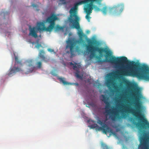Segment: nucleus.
Instances as JSON below:
<instances>
[{"mask_svg":"<svg viewBox=\"0 0 149 149\" xmlns=\"http://www.w3.org/2000/svg\"><path fill=\"white\" fill-rule=\"evenodd\" d=\"M78 34L79 37L78 43L84 42V38L88 43V45H86V48L87 51L90 53L91 58H95L98 63L105 61L116 65L124 64L128 62L126 68L124 69L121 72L122 75L135 76L139 79L149 81V68L147 65L144 64L140 66L139 63L134 61H129L127 58L125 56L116 58L112 55V52L108 49L98 47L99 42L96 40H92L88 38L82 30H79Z\"/></svg>","mask_w":149,"mask_h":149,"instance_id":"1","label":"nucleus"},{"mask_svg":"<svg viewBox=\"0 0 149 149\" xmlns=\"http://www.w3.org/2000/svg\"><path fill=\"white\" fill-rule=\"evenodd\" d=\"M104 103L106 104L105 107V112L108 114H111L110 117L112 120L115 121L117 119H120L122 118H125L126 116V113L131 112L136 117L142 122L143 123H138L136 124V126L140 128L139 130L141 133V135H143V136L140 138V143L141 138L144 136L147 138L148 141L147 134L144 130H142V129H146V127L149 128V122L145 118L144 116L141 113V103L139 97H135V109L130 110L128 107V105H126L125 106L124 105V106L122 104L121 105L122 108L120 110H116V108H113L112 110L110 111L109 109L110 107L109 102H107Z\"/></svg>","mask_w":149,"mask_h":149,"instance_id":"2","label":"nucleus"},{"mask_svg":"<svg viewBox=\"0 0 149 149\" xmlns=\"http://www.w3.org/2000/svg\"><path fill=\"white\" fill-rule=\"evenodd\" d=\"M102 0H84L75 3L74 7L71 8L70 10V17L68 19L70 23V25L73 28L77 29H80L79 22V18L77 15V10L78 5L91 2L90 3L87 4L86 6V7L84 8L85 11L87 13L85 17L89 22L91 18L89 15L92 13L93 10V3L95 1L100 2Z\"/></svg>","mask_w":149,"mask_h":149,"instance_id":"3","label":"nucleus"},{"mask_svg":"<svg viewBox=\"0 0 149 149\" xmlns=\"http://www.w3.org/2000/svg\"><path fill=\"white\" fill-rule=\"evenodd\" d=\"M58 19V17L56 15H52L48 17L46 19V21L49 25L47 27L45 26L44 23L42 22L38 23L37 27H33L32 28L30 27V33L29 34L35 38L37 37V33L38 31L41 32L42 31H45L51 32L54 28L55 31H58L63 29V27L57 25L55 27V21Z\"/></svg>","mask_w":149,"mask_h":149,"instance_id":"4","label":"nucleus"},{"mask_svg":"<svg viewBox=\"0 0 149 149\" xmlns=\"http://www.w3.org/2000/svg\"><path fill=\"white\" fill-rule=\"evenodd\" d=\"M106 120H101L100 119H97V123L101 126V127H99L97 124L95 123V121L89 120L88 122L90 123V124H92L91 125V127L92 128H96V130L99 131L102 130L103 133L105 134H106L107 132L113 133L112 130L105 123Z\"/></svg>","mask_w":149,"mask_h":149,"instance_id":"5","label":"nucleus"},{"mask_svg":"<svg viewBox=\"0 0 149 149\" xmlns=\"http://www.w3.org/2000/svg\"><path fill=\"white\" fill-rule=\"evenodd\" d=\"M124 8V4L122 3H119L114 5L112 7H108L104 6L101 10L102 13L106 15L108 11L109 13L111 15L114 16L120 15L123 11Z\"/></svg>","mask_w":149,"mask_h":149,"instance_id":"6","label":"nucleus"},{"mask_svg":"<svg viewBox=\"0 0 149 149\" xmlns=\"http://www.w3.org/2000/svg\"><path fill=\"white\" fill-rule=\"evenodd\" d=\"M66 42L67 45L66 48L70 49L71 56L73 57L75 55V43L74 41L71 40H69L67 41Z\"/></svg>","mask_w":149,"mask_h":149,"instance_id":"7","label":"nucleus"},{"mask_svg":"<svg viewBox=\"0 0 149 149\" xmlns=\"http://www.w3.org/2000/svg\"><path fill=\"white\" fill-rule=\"evenodd\" d=\"M138 149H149L148 147L147 139L145 137L141 138V143L139 145Z\"/></svg>","mask_w":149,"mask_h":149,"instance_id":"8","label":"nucleus"},{"mask_svg":"<svg viewBox=\"0 0 149 149\" xmlns=\"http://www.w3.org/2000/svg\"><path fill=\"white\" fill-rule=\"evenodd\" d=\"M25 63L28 67L27 71L29 72H31L35 69V67L33 65V61L31 60L26 61Z\"/></svg>","mask_w":149,"mask_h":149,"instance_id":"9","label":"nucleus"},{"mask_svg":"<svg viewBox=\"0 0 149 149\" xmlns=\"http://www.w3.org/2000/svg\"><path fill=\"white\" fill-rule=\"evenodd\" d=\"M22 71V69L20 68L14 67L13 68L10 69V71L7 74V75L8 76L11 77L16 72Z\"/></svg>","mask_w":149,"mask_h":149,"instance_id":"10","label":"nucleus"},{"mask_svg":"<svg viewBox=\"0 0 149 149\" xmlns=\"http://www.w3.org/2000/svg\"><path fill=\"white\" fill-rule=\"evenodd\" d=\"M73 65V69L76 70V72L75 73L76 76L77 78H81L82 77L79 74V72L78 68L81 67L80 65H77V63H75V64H74Z\"/></svg>","mask_w":149,"mask_h":149,"instance_id":"11","label":"nucleus"},{"mask_svg":"<svg viewBox=\"0 0 149 149\" xmlns=\"http://www.w3.org/2000/svg\"><path fill=\"white\" fill-rule=\"evenodd\" d=\"M108 76H110V77L107 79L106 84L107 86L109 88H110L112 85L113 84L114 81L113 79V78L111 77V74H109Z\"/></svg>","mask_w":149,"mask_h":149,"instance_id":"12","label":"nucleus"},{"mask_svg":"<svg viewBox=\"0 0 149 149\" xmlns=\"http://www.w3.org/2000/svg\"><path fill=\"white\" fill-rule=\"evenodd\" d=\"M44 52L42 50L40 51V52L39 55V56L42 58V61H43L46 62L48 61L47 59L45 57L44 55Z\"/></svg>","mask_w":149,"mask_h":149,"instance_id":"13","label":"nucleus"},{"mask_svg":"<svg viewBox=\"0 0 149 149\" xmlns=\"http://www.w3.org/2000/svg\"><path fill=\"white\" fill-rule=\"evenodd\" d=\"M58 79L61 82H62L63 83L64 85L71 84L70 83L67 82L65 80V79L64 78L60 77L58 78Z\"/></svg>","mask_w":149,"mask_h":149,"instance_id":"14","label":"nucleus"},{"mask_svg":"<svg viewBox=\"0 0 149 149\" xmlns=\"http://www.w3.org/2000/svg\"><path fill=\"white\" fill-rule=\"evenodd\" d=\"M108 98L105 95H102L100 97V99L102 101H103L104 103L107 102L108 101Z\"/></svg>","mask_w":149,"mask_h":149,"instance_id":"15","label":"nucleus"},{"mask_svg":"<svg viewBox=\"0 0 149 149\" xmlns=\"http://www.w3.org/2000/svg\"><path fill=\"white\" fill-rule=\"evenodd\" d=\"M15 65L16 64V63H19L20 64L22 65V64L21 63V61H20L19 60V59L18 58V57H17V56H15Z\"/></svg>","mask_w":149,"mask_h":149,"instance_id":"16","label":"nucleus"},{"mask_svg":"<svg viewBox=\"0 0 149 149\" xmlns=\"http://www.w3.org/2000/svg\"><path fill=\"white\" fill-rule=\"evenodd\" d=\"M101 146L103 149H109L108 146L103 142L101 143Z\"/></svg>","mask_w":149,"mask_h":149,"instance_id":"17","label":"nucleus"},{"mask_svg":"<svg viewBox=\"0 0 149 149\" xmlns=\"http://www.w3.org/2000/svg\"><path fill=\"white\" fill-rule=\"evenodd\" d=\"M93 8L96 11H99L101 10L98 8L96 6L93 5Z\"/></svg>","mask_w":149,"mask_h":149,"instance_id":"18","label":"nucleus"},{"mask_svg":"<svg viewBox=\"0 0 149 149\" xmlns=\"http://www.w3.org/2000/svg\"><path fill=\"white\" fill-rule=\"evenodd\" d=\"M36 65L38 68H41L42 66V63L41 62L39 61L38 62L36 63Z\"/></svg>","mask_w":149,"mask_h":149,"instance_id":"19","label":"nucleus"},{"mask_svg":"<svg viewBox=\"0 0 149 149\" xmlns=\"http://www.w3.org/2000/svg\"><path fill=\"white\" fill-rule=\"evenodd\" d=\"M124 83L126 86H129L130 85V83L128 81L126 80L124 81Z\"/></svg>","mask_w":149,"mask_h":149,"instance_id":"20","label":"nucleus"},{"mask_svg":"<svg viewBox=\"0 0 149 149\" xmlns=\"http://www.w3.org/2000/svg\"><path fill=\"white\" fill-rule=\"evenodd\" d=\"M93 84L94 86H99L100 84L98 81H94L93 82Z\"/></svg>","mask_w":149,"mask_h":149,"instance_id":"21","label":"nucleus"},{"mask_svg":"<svg viewBox=\"0 0 149 149\" xmlns=\"http://www.w3.org/2000/svg\"><path fill=\"white\" fill-rule=\"evenodd\" d=\"M41 46V44L39 43H37V45L36 46V47L38 49H39L40 47Z\"/></svg>","mask_w":149,"mask_h":149,"instance_id":"22","label":"nucleus"},{"mask_svg":"<svg viewBox=\"0 0 149 149\" xmlns=\"http://www.w3.org/2000/svg\"><path fill=\"white\" fill-rule=\"evenodd\" d=\"M89 105L91 106L92 107H94L95 106V104L93 102H91L90 104H89Z\"/></svg>","mask_w":149,"mask_h":149,"instance_id":"23","label":"nucleus"},{"mask_svg":"<svg viewBox=\"0 0 149 149\" xmlns=\"http://www.w3.org/2000/svg\"><path fill=\"white\" fill-rule=\"evenodd\" d=\"M48 51L50 52H54V50L53 49H52L51 48H48Z\"/></svg>","mask_w":149,"mask_h":149,"instance_id":"24","label":"nucleus"},{"mask_svg":"<svg viewBox=\"0 0 149 149\" xmlns=\"http://www.w3.org/2000/svg\"><path fill=\"white\" fill-rule=\"evenodd\" d=\"M36 6V5L34 4H33L32 5V6H33V7H35Z\"/></svg>","mask_w":149,"mask_h":149,"instance_id":"25","label":"nucleus"},{"mask_svg":"<svg viewBox=\"0 0 149 149\" xmlns=\"http://www.w3.org/2000/svg\"><path fill=\"white\" fill-rule=\"evenodd\" d=\"M79 49V47L78 46L76 47V50L77 51Z\"/></svg>","mask_w":149,"mask_h":149,"instance_id":"26","label":"nucleus"},{"mask_svg":"<svg viewBox=\"0 0 149 149\" xmlns=\"http://www.w3.org/2000/svg\"><path fill=\"white\" fill-rule=\"evenodd\" d=\"M74 64L73 63H72V62H70V65H74Z\"/></svg>","mask_w":149,"mask_h":149,"instance_id":"27","label":"nucleus"},{"mask_svg":"<svg viewBox=\"0 0 149 149\" xmlns=\"http://www.w3.org/2000/svg\"><path fill=\"white\" fill-rule=\"evenodd\" d=\"M60 1H64L65 0H60Z\"/></svg>","mask_w":149,"mask_h":149,"instance_id":"28","label":"nucleus"},{"mask_svg":"<svg viewBox=\"0 0 149 149\" xmlns=\"http://www.w3.org/2000/svg\"><path fill=\"white\" fill-rule=\"evenodd\" d=\"M138 91H139V90L138 89V90H137V92H138Z\"/></svg>","mask_w":149,"mask_h":149,"instance_id":"29","label":"nucleus"}]
</instances>
